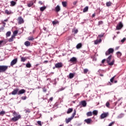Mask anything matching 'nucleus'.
I'll return each instance as SVG.
<instances>
[{
    "mask_svg": "<svg viewBox=\"0 0 126 126\" xmlns=\"http://www.w3.org/2000/svg\"><path fill=\"white\" fill-rule=\"evenodd\" d=\"M3 29H4V28H3V27H2L0 28V30H3Z\"/></svg>",
    "mask_w": 126,
    "mask_h": 126,
    "instance_id": "57",
    "label": "nucleus"
},
{
    "mask_svg": "<svg viewBox=\"0 0 126 126\" xmlns=\"http://www.w3.org/2000/svg\"><path fill=\"white\" fill-rule=\"evenodd\" d=\"M10 3H11V5L12 6H14V5H15V4H16V2H15V1H11V2H10Z\"/></svg>",
    "mask_w": 126,
    "mask_h": 126,
    "instance_id": "34",
    "label": "nucleus"
},
{
    "mask_svg": "<svg viewBox=\"0 0 126 126\" xmlns=\"http://www.w3.org/2000/svg\"><path fill=\"white\" fill-rule=\"evenodd\" d=\"M26 92V91L24 89H22L18 92V95H21V94H24Z\"/></svg>",
    "mask_w": 126,
    "mask_h": 126,
    "instance_id": "11",
    "label": "nucleus"
},
{
    "mask_svg": "<svg viewBox=\"0 0 126 126\" xmlns=\"http://www.w3.org/2000/svg\"><path fill=\"white\" fill-rule=\"evenodd\" d=\"M126 37H124L122 40H121V42L122 43H124L125 42V41H126Z\"/></svg>",
    "mask_w": 126,
    "mask_h": 126,
    "instance_id": "46",
    "label": "nucleus"
},
{
    "mask_svg": "<svg viewBox=\"0 0 126 126\" xmlns=\"http://www.w3.org/2000/svg\"><path fill=\"white\" fill-rule=\"evenodd\" d=\"M5 114V112L2 111H0V115H4Z\"/></svg>",
    "mask_w": 126,
    "mask_h": 126,
    "instance_id": "40",
    "label": "nucleus"
},
{
    "mask_svg": "<svg viewBox=\"0 0 126 126\" xmlns=\"http://www.w3.org/2000/svg\"><path fill=\"white\" fill-rule=\"evenodd\" d=\"M25 111L26 113H30V110L29 109H25Z\"/></svg>",
    "mask_w": 126,
    "mask_h": 126,
    "instance_id": "48",
    "label": "nucleus"
},
{
    "mask_svg": "<svg viewBox=\"0 0 126 126\" xmlns=\"http://www.w3.org/2000/svg\"><path fill=\"white\" fill-rule=\"evenodd\" d=\"M55 67L56 68H59L60 67H63V63H58L55 64Z\"/></svg>",
    "mask_w": 126,
    "mask_h": 126,
    "instance_id": "10",
    "label": "nucleus"
},
{
    "mask_svg": "<svg viewBox=\"0 0 126 126\" xmlns=\"http://www.w3.org/2000/svg\"><path fill=\"white\" fill-rule=\"evenodd\" d=\"M3 41H0V45L3 42Z\"/></svg>",
    "mask_w": 126,
    "mask_h": 126,
    "instance_id": "62",
    "label": "nucleus"
},
{
    "mask_svg": "<svg viewBox=\"0 0 126 126\" xmlns=\"http://www.w3.org/2000/svg\"><path fill=\"white\" fill-rule=\"evenodd\" d=\"M88 8H89L88 6H86V7L84 8L83 12H87V11H88Z\"/></svg>",
    "mask_w": 126,
    "mask_h": 126,
    "instance_id": "24",
    "label": "nucleus"
},
{
    "mask_svg": "<svg viewBox=\"0 0 126 126\" xmlns=\"http://www.w3.org/2000/svg\"><path fill=\"white\" fill-rule=\"evenodd\" d=\"M108 51L110 54H113L114 53V49L113 48H109Z\"/></svg>",
    "mask_w": 126,
    "mask_h": 126,
    "instance_id": "26",
    "label": "nucleus"
},
{
    "mask_svg": "<svg viewBox=\"0 0 126 126\" xmlns=\"http://www.w3.org/2000/svg\"><path fill=\"white\" fill-rule=\"evenodd\" d=\"M123 26L124 25H123V23H122V22H119V24L116 27L117 30H121Z\"/></svg>",
    "mask_w": 126,
    "mask_h": 126,
    "instance_id": "5",
    "label": "nucleus"
},
{
    "mask_svg": "<svg viewBox=\"0 0 126 126\" xmlns=\"http://www.w3.org/2000/svg\"><path fill=\"white\" fill-rule=\"evenodd\" d=\"M81 104L83 106V107H86V105H87L86 101L85 100L81 101Z\"/></svg>",
    "mask_w": 126,
    "mask_h": 126,
    "instance_id": "15",
    "label": "nucleus"
},
{
    "mask_svg": "<svg viewBox=\"0 0 126 126\" xmlns=\"http://www.w3.org/2000/svg\"><path fill=\"white\" fill-rule=\"evenodd\" d=\"M7 68H8V66L0 65V73L1 72H4V71L7 70Z\"/></svg>",
    "mask_w": 126,
    "mask_h": 126,
    "instance_id": "4",
    "label": "nucleus"
},
{
    "mask_svg": "<svg viewBox=\"0 0 126 126\" xmlns=\"http://www.w3.org/2000/svg\"><path fill=\"white\" fill-rule=\"evenodd\" d=\"M69 62H71V63H75V62H76V58L73 57L71 58Z\"/></svg>",
    "mask_w": 126,
    "mask_h": 126,
    "instance_id": "16",
    "label": "nucleus"
},
{
    "mask_svg": "<svg viewBox=\"0 0 126 126\" xmlns=\"http://www.w3.org/2000/svg\"><path fill=\"white\" fill-rule=\"evenodd\" d=\"M102 24H103V21H100L98 22V25H102Z\"/></svg>",
    "mask_w": 126,
    "mask_h": 126,
    "instance_id": "44",
    "label": "nucleus"
},
{
    "mask_svg": "<svg viewBox=\"0 0 126 126\" xmlns=\"http://www.w3.org/2000/svg\"><path fill=\"white\" fill-rule=\"evenodd\" d=\"M38 3H39V4H43V2H42V1H39Z\"/></svg>",
    "mask_w": 126,
    "mask_h": 126,
    "instance_id": "55",
    "label": "nucleus"
},
{
    "mask_svg": "<svg viewBox=\"0 0 126 126\" xmlns=\"http://www.w3.org/2000/svg\"><path fill=\"white\" fill-rule=\"evenodd\" d=\"M5 12L6 14H10V13H11V12L8 11V10H5Z\"/></svg>",
    "mask_w": 126,
    "mask_h": 126,
    "instance_id": "38",
    "label": "nucleus"
},
{
    "mask_svg": "<svg viewBox=\"0 0 126 126\" xmlns=\"http://www.w3.org/2000/svg\"><path fill=\"white\" fill-rule=\"evenodd\" d=\"M81 47H82V44L81 43H78L76 45V48L77 49H80V48H81Z\"/></svg>",
    "mask_w": 126,
    "mask_h": 126,
    "instance_id": "18",
    "label": "nucleus"
},
{
    "mask_svg": "<svg viewBox=\"0 0 126 126\" xmlns=\"http://www.w3.org/2000/svg\"><path fill=\"white\" fill-rule=\"evenodd\" d=\"M117 55L118 58H120L122 56V53L120 52H118L117 53Z\"/></svg>",
    "mask_w": 126,
    "mask_h": 126,
    "instance_id": "35",
    "label": "nucleus"
},
{
    "mask_svg": "<svg viewBox=\"0 0 126 126\" xmlns=\"http://www.w3.org/2000/svg\"><path fill=\"white\" fill-rule=\"evenodd\" d=\"M26 57H21V62H24L25 61H26Z\"/></svg>",
    "mask_w": 126,
    "mask_h": 126,
    "instance_id": "33",
    "label": "nucleus"
},
{
    "mask_svg": "<svg viewBox=\"0 0 126 126\" xmlns=\"http://www.w3.org/2000/svg\"><path fill=\"white\" fill-rule=\"evenodd\" d=\"M77 2H78V1H77V0H76V1H74V2H73V5H76V4L77 3Z\"/></svg>",
    "mask_w": 126,
    "mask_h": 126,
    "instance_id": "43",
    "label": "nucleus"
},
{
    "mask_svg": "<svg viewBox=\"0 0 126 126\" xmlns=\"http://www.w3.org/2000/svg\"><path fill=\"white\" fill-rule=\"evenodd\" d=\"M43 30H44V31H47V29L46 28L44 27Z\"/></svg>",
    "mask_w": 126,
    "mask_h": 126,
    "instance_id": "58",
    "label": "nucleus"
},
{
    "mask_svg": "<svg viewBox=\"0 0 126 126\" xmlns=\"http://www.w3.org/2000/svg\"><path fill=\"white\" fill-rule=\"evenodd\" d=\"M34 4V3L33 1H31L30 3L28 4V7H31Z\"/></svg>",
    "mask_w": 126,
    "mask_h": 126,
    "instance_id": "23",
    "label": "nucleus"
},
{
    "mask_svg": "<svg viewBox=\"0 0 126 126\" xmlns=\"http://www.w3.org/2000/svg\"><path fill=\"white\" fill-rule=\"evenodd\" d=\"M63 89H59V91H63Z\"/></svg>",
    "mask_w": 126,
    "mask_h": 126,
    "instance_id": "60",
    "label": "nucleus"
},
{
    "mask_svg": "<svg viewBox=\"0 0 126 126\" xmlns=\"http://www.w3.org/2000/svg\"><path fill=\"white\" fill-rule=\"evenodd\" d=\"M85 123H87L88 125H90L91 123H92V119L91 118H88L87 119L85 120Z\"/></svg>",
    "mask_w": 126,
    "mask_h": 126,
    "instance_id": "12",
    "label": "nucleus"
},
{
    "mask_svg": "<svg viewBox=\"0 0 126 126\" xmlns=\"http://www.w3.org/2000/svg\"><path fill=\"white\" fill-rule=\"evenodd\" d=\"M99 75H100V76H104V75L101 74H100Z\"/></svg>",
    "mask_w": 126,
    "mask_h": 126,
    "instance_id": "64",
    "label": "nucleus"
},
{
    "mask_svg": "<svg viewBox=\"0 0 126 126\" xmlns=\"http://www.w3.org/2000/svg\"><path fill=\"white\" fill-rule=\"evenodd\" d=\"M67 2L66 1H63L62 2V5L63 6V7H66V4Z\"/></svg>",
    "mask_w": 126,
    "mask_h": 126,
    "instance_id": "28",
    "label": "nucleus"
},
{
    "mask_svg": "<svg viewBox=\"0 0 126 126\" xmlns=\"http://www.w3.org/2000/svg\"><path fill=\"white\" fill-rule=\"evenodd\" d=\"M105 61H106V59L102 60V61L101 62L102 63H105Z\"/></svg>",
    "mask_w": 126,
    "mask_h": 126,
    "instance_id": "53",
    "label": "nucleus"
},
{
    "mask_svg": "<svg viewBox=\"0 0 126 126\" xmlns=\"http://www.w3.org/2000/svg\"><path fill=\"white\" fill-rule=\"evenodd\" d=\"M74 77V74H73L72 73H69V78L71 79V78H73Z\"/></svg>",
    "mask_w": 126,
    "mask_h": 126,
    "instance_id": "19",
    "label": "nucleus"
},
{
    "mask_svg": "<svg viewBox=\"0 0 126 126\" xmlns=\"http://www.w3.org/2000/svg\"><path fill=\"white\" fill-rule=\"evenodd\" d=\"M18 22L19 24H22V23H24V20L22 17H19L18 18Z\"/></svg>",
    "mask_w": 126,
    "mask_h": 126,
    "instance_id": "7",
    "label": "nucleus"
},
{
    "mask_svg": "<svg viewBox=\"0 0 126 126\" xmlns=\"http://www.w3.org/2000/svg\"><path fill=\"white\" fill-rule=\"evenodd\" d=\"M108 116H109V113L108 112L104 113L101 115L100 118L101 119H105V118H107V117H108Z\"/></svg>",
    "mask_w": 126,
    "mask_h": 126,
    "instance_id": "6",
    "label": "nucleus"
},
{
    "mask_svg": "<svg viewBox=\"0 0 126 126\" xmlns=\"http://www.w3.org/2000/svg\"><path fill=\"white\" fill-rule=\"evenodd\" d=\"M52 23H53V25L57 24V22L56 21H53Z\"/></svg>",
    "mask_w": 126,
    "mask_h": 126,
    "instance_id": "54",
    "label": "nucleus"
},
{
    "mask_svg": "<svg viewBox=\"0 0 126 126\" xmlns=\"http://www.w3.org/2000/svg\"><path fill=\"white\" fill-rule=\"evenodd\" d=\"M15 38V37L14 36H13V35H12L11 38H10L8 40L9 42H13V39Z\"/></svg>",
    "mask_w": 126,
    "mask_h": 126,
    "instance_id": "22",
    "label": "nucleus"
},
{
    "mask_svg": "<svg viewBox=\"0 0 126 126\" xmlns=\"http://www.w3.org/2000/svg\"><path fill=\"white\" fill-rule=\"evenodd\" d=\"M2 23L3 24V27H5L6 24L4 22H3Z\"/></svg>",
    "mask_w": 126,
    "mask_h": 126,
    "instance_id": "56",
    "label": "nucleus"
},
{
    "mask_svg": "<svg viewBox=\"0 0 126 126\" xmlns=\"http://www.w3.org/2000/svg\"><path fill=\"white\" fill-rule=\"evenodd\" d=\"M93 114L94 116H97L98 115V111L97 110H94L93 111Z\"/></svg>",
    "mask_w": 126,
    "mask_h": 126,
    "instance_id": "25",
    "label": "nucleus"
},
{
    "mask_svg": "<svg viewBox=\"0 0 126 126\" xmlns=\"http://www.w3.org/2000/svg\"><path fill=\"white\" fill-rule=\"evenodd\" d=\"M46 6L41 7L40 8V11H43L45 10V9H46Z\"/></svg>",
    "mask_w": 126,
    "mask_h": 126,
    "instance_id": "29",
    "label": "nucleus"
},
{
    "mask_svg": "<svg viewBox=\"0 0 126 126\" xmlns=\"http://www.w3.org/2000/svg\"><path fill=\"white\" fill-rule=\"evenodd\" d=\"M24 45L25 46H26V47H29L30 45H31V43L29 41H27L25 42Z\"/></svg>",
    "mask_w": 126,
    "mask_h": 126,
    "instance_id": "14",
    "label": "nucleus"
},
{
    "mask_svg": "<svg viewBox=\"0 0 126 126\" xmlns=\"http://www.w3.org/2000/svg\"><path fill=\"white\" fill-rule=\"evenodd\" d=\"M124 114H120L118 117L117 119H122L124 117Z\"/></svg>",
    "mask_w": 126,
    "mask_h": 126,
    "instance_id": "31",
    "label": "nucleus"
},
{
    "mask_svg": "<svg viewBox=\"0 0 126 126\" xmlns=\"http://www.w3.org/2000/svg\"><path fill=\"white\" fill-rule=\"evenodd\" d=\"M74 34H76L78 32V30H75L74 31Z\"/></svg>",
    "mask_w": 126,
    "mask_h": 126,
    "instance_id": "51",
    "label": "nucleus"
},
{
    "mask_svg": "<svg viewBox=\"0 0 126 126\" xmlns=\"http://www.w3.org/2000/svg\"><path fill=\"white\" fill-rule=\"evenodd\" d=\"M11 35V32L10 31L7 32L6 33V37H9Z\"/></svg>",
    "mask_w": 126,
    "mask_h": 126,
    "instance_id": "27",
    "label": "nucleus"
},
{
    "mask_svg": "<svg viewBox=\"0 0 126 126\" xmlns=\"http://www.w3.org/2000/svg\"><path fill=\"white\" fill-rule=\"evenodd\" d=\"M93 113L91 111L88 112L87 113V117H91L92 116Z\"/></svg>",
    "mask_w": 126,
    "mask_h": 126,
    "instance_id": "21",
    "label": "nucleus"
},
{
    "mask_svg": "<svg viewBox=\"0 0 126 126\" xmlns=\"http://www.w3.org/2000/svg\"><path fill=\"white\" fill-rule=\"evenodd\" d=\"M55 11L56 12H59V11H61V7L60 6V5H58L55 7Z\"/></svg>",
    "mask_w": 126,
    "mask_h": 126,
    "instance_id": "13",
    "label": "nucleus"
},
{
    "mask_svg": "<svg viewBox=\"0 0 126 126\" xmlns=\"http://www.w3.org/2000/svg\"><path fill=\"white\" fill-rule=\"evenodd\" d=\"M75 115H76V110H74V113L72 114V116L65 119L66 124H68V123H69V122H70V121H71V120L74 118Z\"/></svg>",
    "mask_w": 126,
    "mask_h": 126,
    "instance_id": "3",
    "label": "nucleus"
},
{
    "mask_svg": "<svg viewBox=\"0 0 126 126\" xmlns=\"http://www.w3.org/2000/svg\"><path fill=\"white\" fill-rule=\"evenodd\" d=\"M28 40H29V41H33V40H34V38L32 36H30L28 37Z\"/></svg>",
    "mask_w": 126,
    "mask_h": 126,
    "instance_id": "36",
    "label": "nucleus"
},
{
    "mask_svg": "<svg viewBox=\"0 0 126 126\" xmlns=\"http://www.w3.org/2000/svg\"><path fill=\"white\" fill-rule=\"evenodd\" d=\"M72 111H73L72 108H69L67 111V114H70V113H71Z\"/></svg>",
    "mask_w": 126,
    "mask_h": 126,
    "instance_id": "30",
    "label": "nucleus"
},
{
    "mask_svg": "<svg viewBox=\"0 0 126 126\" xmlns=\"http://www.w3.org/2000/svg\"><path fill=\"white\" fill-rule=\"evenodd\" d=\"M13 116L14 117H13L11 119V122H17L18 120H20V119H21V115H18V114H17V112L15 111L13 112Z\"/></svg>",
    "mask_w": 126,
    "mask_h": 126,
    "instance_id": "1",
    "label": "nucleus"
},
{
    "mask_svg": "<svg viewBox=\"0 0 126 126\" xmlns=\"http://www.w3.org/2000/svg\"><path fill=\"white\" fill-rule=\"evenodd\" d=\"M4 21H5V22L8 21V19H5V20H4Z\"/></svg>",
    "mask_w": 126,
    "mask_h": 126,
    "instance_id": "63",
    "label": "nucleus"
},
{
    "mask_svg": "<svg viewBox=\"0 0 126 126\" xmlns=\"http://www.w3.org/2000/svg\"><path fill=\"white\" fill-rule=\"evenodd\" d=\"M106 106L107 107V108H109L110 107V103L109 102H107L106 103Z\"/></svg>",
    "mask_w": 126,
    "mask_h": 126,
    "instance_id": "41",
    "label": "nucleus"
},
{
    "mask_svg": "<svg viewBox=\"0 0 126 126\" xmlns=\"http://www.w3.org/2000/svg\"><path fill=\"white\" fill-rule=\"evenodd\" d=\"M43 92H47V90L45 88H43Z\"/></svg>",
    "mask_w": 126,
    "mask_h": 126,
    "instance_id": "52",
    "label": "nucleus"
},
{
    "mask_svg": "<svg viewBox=\"0 0 126 126\" xmlns=\"http://www.w3.org/2000/svg\"><path fill=\"white\" fill-rule=\"evenodd\" d=\"M111 60H112V55L109 56V57L106 59V61L107 63H108L109 65H113L114 63H115V60H113L111 62Z\"/></svg>",
    "mask_w": 126,
    "mask_h": 126,
    "instance_id": "2",
    "label": "nucleus"
},
{
    "mask_svg": "<svg viewBox=\"0 0 126 126\" xmlns=\"http://www.w3.org/2000/svg\"><path fill=\"white\" fill-rule=\"evenodd\" d=\"M115 124V122H112L111 123H110L109 124V126H112V125H114Z\"/></svg>",
    "mask_w": 126,
    "mask_h": 126,
    "instance_id": "47",
    "label": "nucleus"
},
{
    "mask_svg": "<svg viewBox=\"0 0 126 126\" xmlns=\"http://www.w3.org/2000/svg\"><path fill=\"white\" fill-rule=\"evenodd\" d=\"M110 52L108 51V50H107V51L105 53V55L106 56H109V55H110Z\"/></svg>",
    "mask_w": 126,
    "mask_h": 126,
    "instance_id": "45",
    "label": "nucleus"
},
{
    "mask_svg": "<svg viewBox=\"0 0 126 126\" xmlns=\"http://www.w3.org/2000/svg\"><path fill=\"white\" fill-rule=\"evenodd\" d=\"M37 124L39 125V126H42V124L41 123V121H37Z\"/></svg>",
    "mask_w": 126,
    "mask_h": 126,
    "instance_id": "49",
    "label": "nucleus"
},
{
    "mask_svg": "<svg viewBox=\"0 0 126 126\" xmlns=\"http://www.w3.org/2000/svg\"><path fill=\"white\" fill-rule=\"evenodd\" d=\"M18 34V31H15L13 33L12 36L15 37V36Z\"/></svg>",
    "mask_w": 126,
    "mask_h": 126,
    "instance_id": "20",
    "label": "nucleus"
},
{
    "mask_svg": "<svg viewBox=\"0 0 126 126\" xmlns=\"http://www.w3.org/2000/svg\"><path fill=\"white\" fill-rule=\"evenodd\" d=\"M115 76H114V77H113L112 78H111L110 79V82H113L114 79H115Z\"/></svg>",
    "mask_w": 126,
    "mask_h": 126,
    "instance_id": "42",
    "label": "nucleus"
},
{
    "mask_svg": "<svg viewBox=\"0 0 126 126\" xmlns=\"http://www.w3.org/2000/svg\"><path fill=\"white\" fill-rule=\"evenodd\" d=\"M26 98H27L26 96H22V100H26Z\"/></svg>",
    "mask_w": 126,
    "mask_h": 126,
    "instance_id": "50",
    "label": "nucleus"
},
{
    "mask_svg": "<svg viewBox=\"0 0 126 126\" xmlns=\"http://www.w3.org/2000/svg\"><path fill=\"white\" fill-rule=\"evenodd\" d=\"M102 40L101 39H99V40L96 39L94 41V45H97V44H99V43H101V41Z\"/></svg>",
    "mask_w": 126,
    "mask_h": 126,
    "instance_id": "17",
    "label": "nucleus"
},
{
    "mask_svg": "<svg viewBox=\"0 0 126 126\" xmlns=\"http://www.w3.org/2000/svg\"><path fill=\"white\" fill-rule=\"evenodd\" d=\"M26 66L28 68H30V67H31V64L30 63H28L26 64Z\"/></svg>",
    "mask_w": 126,
    "mask_h": 126,
    "instance_id": "37",
    "label": "nucleus"
},
{
    "mask_svg": "<svg viewBox=\"0 0 126 126\" xmlns=\"http://www.w3.org/2000/svg\"><path fill=\"white\" fill-rule=\"evenodd\" d=\"M18 91H19V89H15L12 92L11 94L16 95V94H17L18 95Z\"/></svg>",
    "mask_w": 126,
    "mask_h": 126,
    "instance_id": "9",
    "label": "nucleus"
},
{
    "mask_svg": "<svg viewBox=\"0 0 126 126\" xmlns=\"http://www.w3.org/2000/svg\"><path fill=\"white\" fill-rule=\"evenodd\" d=\"M88 72V69H84V73L86 74Z\"/></svg>",
    "mask_w": 126,
    "mask_h": 126,
    "instance_id": "39",
    "label": "nucleus"
},
{
    "mask_svg": "<svg viewBox=\"0 0 126 126\" xmlns=\"http://www.w3.org/2000/svg\"><path fill=\"white\" fill-rule=\"evenodd\" d=\"M111 5H112V2L110 1L106 2V6H111Z\"/></svg>",
    "mask_w": 126,
    "mask_h": 126,
    "instance_id": "32",
    "label": "nucleus"
},
{
    "mask_svg": "<svg viewBox=\"0 0 126 126\" xmlns=\"http://www.w3.org/2000/svg\"><path fill=\"white\" fill-rule=\"evenodd\" d=\"M50 101H53V97H50Z\"/></svg>",
    "mask_w": 126,
    "mask_h": 126,
    "instance_id": "61",
    "label": "nucleus"
},
{
    "mask_svg": "<svg viewBox=\"0 0 126 126\" xmlns=\"http://www.w3.org/2000/svg\"><path fill=\"white\" fill-rule=\"evenodd\" d=\"M92 17H95V13L93 14Z\"/></svg>",
    "mask_w": 126,
    "mask_h": 126,
    "instance_id": "59",
    "label": "nucleus"
},
{
    "mask_svg": "<svg viewBox=\"0 0 126 126\" xmlns=\"http://www.w3.org/2000/svg\"><path fill=\"white\" fill-rule=\"evenodd\" d=\"M17 63V58H16L11 61L10 63V65L11 66H13V65H14V64H16Z\"/></svg>",
    "mask_w": 126,
    "mask_h": 126,
    "instance_id": "8",
    "label": "nucleus"
}]
</instances>
